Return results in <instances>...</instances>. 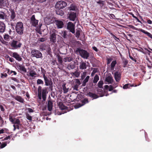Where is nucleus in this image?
Wrapping results in <instances>:
<instances>
[{"label": "nucleus", "mask_w": 152, "mask_h": 152, "mask_svg": "<svg viewBox=\"0 0 152 152\" xmlns=\"http://www.w3.org/2000/svg\"><path fill=\"white\" fill-rule=\"evenodd\" d=\"M76 54L79 55L83 58L87 59L89 57V53L86 50L77 48L75 51Z\"/></svg>", "instance_id": "1"}, {"label": "nucleus", "mask_w": 152, "mask_h": 152, "mask_svg": "<svg viewBox=\"0 0 152 152\" xmlns=\"http://www.w3.org/2000/svg\"><path fill=\"white\" fill-rule=\"evenodd\" d=\"M43 77L44 79L45 85L47 86H49V89L51 91H52L53 83L52 79L49 77H47L44 74L43 75Z\"/></svg>", "instance_id": "2"}, {"label": "nucleus", "mask_w": 152, "mask_h": 152, "mask_svg": "<svg viewBox=\"0 0 152 152\" xmlns=\"http://www.w3.org/2000/svg\"><path fill=\"white\" fill-rule=\"evenodd\" d=\"M15 28L16 31L18 34L20 35L22 34H23L24 28L22 22H17Z\"/></svg>", "instance_id": "3"}, {"label": "nucleus", "mask_w": 152, "mask_h": 152, "mask_svg": "<svg viewBox=\"0 0 152 152\" xmlns=\"http://www.w3.org/2000/svg\"><path fill=\"white\" fill-rule=\"evenodd\" d=\"M10 45L13 49H15L20 48L22 44L18 41L13 40L10 44Z\"/></svg>", "instance_id": "4"}, {"label": "nucleus", "mask_w": 152, "mask_h": 152, "mask_svg": "<svg viewBox=\"0 0 152 152\" xmlns=\"http://www.w3.org/2000/svg\"><path fill=\"white\" fill-rule=\"evenodd\" d=\"M67 6L66 3L63 1H61L57 2L55 7L59 9H63Z\"/></svg>", "instance_id": "5"}, {"label": "nucleus", "mask_w": 152, "mask_h": 152, "mask_svg": "<svg viewBox=\"0 0 152 152\" xmlns=\"http://www.w3.org/2000/svg\"><path fill=\"white\" fill-rule=\"evenodd\" d=\"M31 53L32 56L37 58H40L42 57V54L39 50L35 49H33L31 50Z\"/></svg>", "instance_id": "6"}, {"label": "nucleus", "mask_w": 152, "mask_h": 152, "mask_svg": "<svg viewBox=\"0 0 152 152\" xmlns=\"http://www.w3.org/2000/svg\"><path fill=\"white\" fill-rule=\"evenodd\" d=\"M67 29L69 30V31L73 34L75 33V25L72 22H69L67 24Z\"/></svg>", "instance_id": "7"}, {"label": "nucleus", "mask_w": 152, "mask_h": 152, "mask_svg": "<svg viewBox=\"0 0 152 152\" xmlns=\"http://www.w3.org/2000/svg\"><path fill=\"white\" fill-rule=\"evenodd\" d=\"M38 20H36L34 15H33L31 18L30 23L31 25L34 27H36L37 25Z\"/></svg>", "instance_id": "8"}, {"label": "nucleus", "mask_w": 152, "mask_h": 152, "mask_svg": "<svg viewBox=\"0 0 152 152\" xmlns=\"http://www.w3.org/2000/svg\"><path fill=\"white\" fill-rule=\"evenodd\" d=\"M16 67L17 69L20 73H22V72L26 73L27 72L25 66L22 65L18 64L16 65Z\"/></svg>", "instance_id": "9"}, {"label": "nucleus", "mask_w": 152, "mask_h": 152, "mask_svg": "<svg viewBox=\"0 0 152 152\" xmlns=\"http://www.w3.org/2000/svg\"><path fill=\"white\" fill-rule=\"evenodd\" d=\"M77 17L76 13L74 12H71L69 14L68 18L71 21H75Z\"/></svg>", "instance_id": "10"}, {"label": "nucleus", "mask_w": 152, "mask_h": 152, "mask_svg": "<svg viewBox=\"0 0 152 152\" xmlns=\"http://www.w3.org/2000/svg\"><path fill=\"white\" fill-rule=\"evenodd\" d=\"M10 55L11 56L15 58L16 60L18 61H21L22 60V58L17 53L12 52L10 53Z\"/></svg>", "instance_id": "11"}, {"label": "nucleus", "mask_w": 152, "mask_h": 152, "mask_svg": "<svg viewBox=\"0 0 152 152\" xmlns=\"http://www.w3.org/2000/svg\"><path fill=\"white\" fill-rule=\"evenodd\" d=\"M48 93L47 90V88L46 87H44L42 89V98L44 101L46 100L47 94Z\"/></svg>", "instance_id": "12"}, {"label": "nucleus", "mask_w": 152, "mask_h": 152, "mask_svg": "<svg viewBox=\"0 0 152 152\" xmlns=\"http://www.w3.org/2000/svg\"><path fill=\"white\" fill-rule=\"evenodd\" d=\"M10 22L12 21H15V19L16 17L15 12L14 10L10 9Z\"/></svg>", "instance_id": "13"}, {"label": "nucleus", "mask_w": 152, "mask_h": 152, "mask_svg": "<svg viewBox=\"0 0 152 152\" xmlns=\"http://www.w3.org/2000/svg\"><path fill=\"white\" fill-rule=\"evenodd\" d=\"M50 39L51 42L55 43L56 41V34L55 33L53 32L51 33L50 35Z\"/></svg>", "instance_id": "14"}, {"label": "nucleus", "mask_w": 152, "mask_h": 152, "mask_svg": "<svg viewBox=\"0 0 152 152\" xmlns=\"http://www.w3.org/2000/svg\"><path fill=\"white\" fill-rule=\"evenodd\" d=\"M105 81L107 82L109 84L113 83L114 81L111 75H110L106 77Z\"/></svg>", "instance_id": "15"}, {"label": "nucleus", "mask_w": 152, "mask_h": 152, "mask_svg": "<svg viewBox=\"0 0 152 152\" xmlns=\"http://www.w3.org/2000/svg\"><path fill=\"white\" fill-rule=\"evenodd\" d=\"M121 74L120 72L116 71L114 74V78L115 81L119 82L121 79Z\"/></svg>", "instance_id": "16"}, {"label": "nucleus", "mask_w": 152, "mask_h": 152, "mask_svg": "<svg viewBox=\"0 0 152 152\" xmlns=\"http://www.w3.org/2000/svg\"><path fill=\"white\" fill-rule=\"evenodd\" d=\"M87 66L85 62L82 60L80 63L79 68L81 69H86Z\"/></svg>", "instance_id": "17"}, {"label": "nucleus", "mask_w": 152, "mask_h": 152, "mask_svg": "<svg viewBox=\"0 0 152 152\" xmlns=\"http://www.w3.org/2000/svg\"><path fill=\"white\" fill-rule=\"evenodd\" d=\"M5 24L3 22H0V33H4L5 31Z\"/></svg>", "instance_id": "18"}, {"label": "nucleus", "mask_w": 152, "mask_h": 152, "mask_svg": "<svg viewBox=\"0 0 152 152\" xmlns=\"http://www.w3.org/2000/svg\"><path fill=\"white\" fill-rule=\"evenodd\" d=\"M56 24L58 28H63L64 25L63 22L62 21L59 20H57L56 21Z\"/></svg>", "instance_id": "19"}, {"label": "nucleus", "mask_w": 152, "mask_h": 152, "mask_svg": "<svg viewBox=\"0 0 152 152\" xmlns=\"http://www.w3.org/2000/svg\"><path fill=\"white\" fill-rule=\"evenodd\" d=\"M7 5V3L6 0H0V8H4Z\"/></svg>", "instance_id": "20"}, {"label": "nucleus", "mask_w": 152, "mask_h": 152, "mask_svg": "<svg viewBox=\"0 0 152 152\" xmlns=\"http://www.w3.org/2000/svg\"><path fill=\"white\" fill-rule=\"evenodd\" d=\"M47 106L48 110L50 111H51L52 110L53 107V103L50 100H49L48 102Z\"/></svg>", "instance_id": "21"}, {"label": "nucleus", "mask_w": 152, "mask_h": 152, "mask_svg": "<svg viewBox=\"0 0 152 152\" xmlns=\"http://www.w3.org/2000/svg\"><path fill=\"white\" fill-rule=\"evenodd\" d=\"M75 61L73 63H71L68 64L67 67L68 69L70 70L74 69L75 67Z\"/></svg>", "instance_id": "22"}, {"label": "nucleus", "mask_w": 152, "mask_h": 152, "mask_svg": "<svg viewBox=\"0 0 152 152\" xmlns=\"http://www.w3.org/2000/svg\"><path fill=\"white\" fill-rule=\"evenodd\" d=\"M14 98L20 102L23 103L24 102V99L20 96L17 95L14 96Z\"/></svg>", "instance_id": "23"}, {"label": "nucleus", "mask_w": 152, "mask_h": 152, "mask_svg": "<svg viewBox=\"0 0 152 152\" xmlns=\"http://www.w3.org/2000/svg\"><path fill=\"white\" fill-rule=\"evenodd\" d=\"M88 95L93 99H96L99 97L97 95L91 92H89L88 93Z\"/></svg>", "instance_id": "24"}, {"label": "nucleus", "mask_w": 152, "mask_h": 152, "mask_svg": "<svg viewBox=\"0 0 152 152\" xmlns=\"http://www.w3.org/2000/svg\"><path fill=\"white\" fill-rule=\"evenodd\" d=\"M38 96L39 99H41L42 97V87L39 86L38 88Z\"/></svg>", "instance_id": "25"}, {"label": "nucleus", "mask_w": 152, "mask_h": 152, "mask_svg": "<svg viewBox=\"0 0 152 152\" xmlns=\"http://www.w3.org/2000/svg\"><path fill=\"white\" fill-rule=\"evenodd\" d=\"M137 86V85H134V84H127L124 85L123 86V88L124 89H126L127 88H130V87H132L133 86L136 87Z\"/></svg>", "instance_id": "26"}, {"label": "nucleus", "mask_w": 152, "mask_h": 152, "mask_svg": "<svg viewBox=\"0 0 152 152\" xmlns=\"http://www.w3.org/2000/svg\"><path fill=\"white\" fill-rule=\"evenodd\" d=\"M58 106L59 108L61 110H64L67 107L64 105L63 103L61 102H59L58 104Z\"/></svg>", "instance_id": "27"}, {"label": "nucleus", "mask_w": 152, "mask_h": 152, "mask_svg": "<svg viewBox=\"0 0 152 152\" xmlns=\"http://www.w3.org/2000/svg\"><path fill=\"white\" fill-rule=\"evenodd\" d=\"M60 34L61 36L64 38H66L67 31H61Z\"/></svg>", "instance_id": "28"}, {"label": "nucleus", "mask_w": 152, "mask_h": 152, "mask_svg": "<svg viewBox=\"0 0 152 152\" xmlns=\"http://www.w3.org/2000/svg\"><path fill=\"white\" fill-rule=\"evenodd\" d=\"M6 16L4 12L2 11H0V19L4 20Z\"/></svg>", "instance_id": "29"}, {"label": "nucleus", "mask_w": 152, "mask_h": 152, "mask_svg": "<svg viewBox=\"0 0 152 152\" xmlns=\"http://www.w3.org/2000/svg\"><path fill=\"white\" fill-rule=\"evenodd\" d=\"M66 84L64 83L62 85V89L63 90L64 93L65 94L67 93L69 90L68 88H66Z\"/></svg>", "instance_id": "30"}, {"label": "nucleus", "mask_w": 152, "mask_h": 152, "mask_svg": "<svg viewBox=\"0 0 152 152\" xmlns=\"http://www.w3.org/2000/svg\"><path fill=\"white\" fill-rule=\"evenodd\" d=\"M56 14L58 15L62 16L64 14V12L60 9H58L56 10Z\"/></svg>", "instance_id": "31"}, {"label": "nucleus", "mask_w": 152, "mask_h": 152, "mask_svg": "<svg viewBox=\"0 0 152 152\" xmlns=\"http://www.w3.org/2000/svg\"><path fill=\"white\" fill-rule=\"evenodd\" d=\"M82 31L81 30L80 28H78L76 29V31L75 34L76 37L77 38H79L80 33Z\"/></svg>", "instance_id": "32"}, {"label": "nucleus", "mask_w": 152, "mask_h": 152, "mask_svg": "<svg viewBox=\"0 0 152 152\" xmlns=\"http://www.w3.org/2000/svg\"><path fill=\"white\" fill-rule=\"evenodd\" d=\"M141 30V32L146 34L148 36L152 39V35L151 33L143 29Z\"/></svg>", "instance_id": "33"}, {"label": "nucleus", "mask_w": 152, "mask_h": 152, "mask_svg": "<svg viewBox=\"0 0 152 152\" xmlns=\"http://www.w3.org/2000/svg\"><path fill=\"white\" fill-rule=\"evenodd\" d=\"M117 63L116 60H114L112 61L110 65V69L111 70H113L114 69V67L115 66V65Z\"/></svg>", "instance_id": "34"}, {"label": "nucleus", "mask_w": 152, "mask_h": 152, "mask_svg": "<svg viewBox=\"0 0 152 152\" xmlns=\"http://www.w3.org/2000/svg\"><path fill=\"white\" fill-rule=\"evenodd\" d=\"M0 41L4 45H8V42L4 41L2 37V36L0 35Z\"/></svg>", "instance_id": "35"}, {"label": "nucleus", "mask_w": 152, "mask_h": 152, "mask_svg": "<svg viewBox=\"0 0 152 152\" xmlns=\"http://www.w3.org/2000/svg\"><path fill=\"white\" fill-rule=\"evenodd\" d=\"M71 74L77 77H79L80 75V73L77 71H75V72H72Z\"/></svg>", "instance_id": "36"}, {"label": "nucleus", "mask_w": 152, "mask_h": 152, "mask_svg": "<svg viewBox=\"0 0 152 152\" xmlns=\"http://www.w3.org/2000/svg\"><path fill=\"white\" fill-rule=\"evenodd\" d=\"M99 79V77L98 75H96L94 77L93 83H96Z\"/></svg>", "instance_id": "37"}, {"label": "nucleus", "mask_w": 152, "mask_h": 152, "mask_svg": "<svg viewBox=\"0 0 152 152\" xmlns=\"http://www.w3.org/2000/svg\"><path fill=\"white\" fill-rule=\"evenodd\" d=\"M72 57L71 56H70L65 58H64V61L65 62H70L72 61Z\"/></svg>", "instance_id": "38"}, {"label": "nucleus", "mask_w": 152, "mask_h": 152, "mask_svg": "<svg viewBox=\"0 0 152 152\" xmlns=\"http://www.w3.org/2000/svg\"><path fill=\"white\" fill-rule=\"evenodd\" d=\"M128 26L129 27V28L133 29H134V30H137L138 31H141V30H142V29L141 28H136L134 26H133L132 25H129Z\"/></svg>", "instance_id": "39"}, {"label": "nucleus", "mask_w": 152, "mask_h": 152, "mask_svg": "<svg viewBox=\"0 0 152 152\" xmlns=\"http://www.w3.org/2000/svg\"><path fill=\"white\" fill-rule=\"evenodd\" d=\"M57 58L58 59V61L59 63H60L61 65L63 63L62 58L61 56L59 55L58 54L57 55Z\"/></svg>", "instance_id": "40"}, {"label": "nucleus", "mask_w": 152, "mask_h": 152, "mask_svg": "<svg viewBox=\"0 0 152 152\" xmlns=\"http://www.w3.org/2000/svg\"><path fill=\"white\" fill-rule=\"evenodd\" d=\"M29 75L32 77H33L34 75H37L36 72L33 70L30 71L29 73Z\"/></svg>", "instance_id": "41"}, {"label": "nucleus", "mask_w": 152, "mask_h": 152, "mask_svg": "<svg viewBox=\"0 0 152 152\" xmlns=\"http://www.w3.org/2000/svg\"><path fill=\"white\" fill-rule=\"evenodd\" d=\"M11 1L12 2L18 4L21 2L23 0H11Z\"/></svg>", "instance_id": "42"}, {"label": "nucleus", "mask_w": 152, "mask_h": 152, "mask_svg": "<svg viewBox=\"0 0 152 152\" xmlns=\"http://www.w3.org/2000/svg\"><path fill=\"white\" fill-rule=\"evenodd\" d=\"M10 36L8 34H6L4 35V38L5 40L9 41L10 40Z\"/></svg>", "instance_id": "43"}, {"label": "nucleus", "mask_w": 152, "mask_h": 152, "mask_svg": "<svg viewBox=\"0 0 152 152\" xmlns=\"http://www.w3.org/2000/svg\"><path fill=\"white\" fill-rule=\"evenodd\" d=\"M46 47V45L45 44H41L40 45L39 48L42 50H45Z\"/></svg>", "instance_id": "44"}, {"label": "nucleus", "mask_w": 152, "mask_h": 152, "mask_svg": "<svg viewBox=\"0 0 152 152\" xmlns=\"http://www.w3.org/2000/svg\"><path fill=\"white\" fill-rule=\"evenodd\" d=\"M82 102V104L80 105V106H83L85 104L87 103H88V99H85L84 100H83L81 101Z\"/></svg>", "instance_id": "45"}, {"label": "nucleus", "mask_w": 152, "mask_h": 152, "mask_svg": "<svg viewBox=\"0 0 152 152\" xmlns=\"http://www.w3.org/2000/svg\"><path fill=\"white\" fill-rule=\"evenodd\" d=\"M147 66L149 69H151L152 67V62L148 60V61L147 63Z\"/></svg>", "instance_id": "46"}, {"label": "nucleus", "mask_w": 152, "mask_h": 152, "mask_svg": "<svg viewBox=\"0 0 152 152\" xmlns=\"http://www.w3.org/2000/svg\"><path fill=\"white\" fill-rule=\"evenodd\" d=\"M103 84V81L100 80L98 83V87L99 88H102V85Z\"/></svg>", "instance_id": "47"}, {"label": "nucleus", "mask_w": 152, "mask_h": 152, "mask_svg": "<svg viewBox=\"0 0 152 152\" xmlns=\"http://www.w3.org/2000/svg\"><path fill=\"white\" fill-rule=\"evenodd\" d=\"M37 85L39 84H42L43 85L44 84V82L42 80L40 79H38L37 80Z\"/></svg>", "instance_id": "48"}, {"label": "nucleus", "mask_w": 152, "mask_h": 152, "mask_svg": "<svg viewBox=\"0 0 152 152\" xmlns=\"http://www.w3.org/2000/svg\"><path fill=\"white\" fill-rule=\"evenodd\" d=\"M106 60H107V65H108L110 64L113 59L111 58H108L107 57H106Z\"/></svg>", "instance_id": "49"}, {"label": "nucleus", "mask_w": 152, "mask_h": 152, "mask_svg": "<svg viewBox=\"0 0 152 152\" xmlns=\"http://www.w3.org/2000/svg\"><path fill=\"white\" fill-rule=\"evenodd\" d=\"M47 39L45 37H41L38 39V42L39 41L40 42H43L45 41Z\"/></svg>", "instance_id": "50"}, {"label": "nucleus", "mask_w": 152, "mask_h": 152, "mask_svg": "<svg viewBox=\"0 0 152 152\" xmlns=\"http://www.w3.org/2000/svg\"><path fill=\"white\" fill-rule=\"evenodd\" d=\"M104 1H103L99 0V1H97V3L98 4H101V6L102 7L104 6Z\"/></svg>", "instance_id": "51"}, {"label": "nucleus", "mask_w": 152, "mask_h": 152, "mask_svg": "<svg viewBox=\"0 0 152 152\" xmlns=\"http://www.w3.org/2000/svg\"><path fill=\"white\" fill-rule=\"evenodd\" d=\"M9 119L10 121L13 124V122L14 121L15 119V118H13L12 116L10 115L9 116Z\"/></svg>", "instance_id": "52"}, {"label": "nucleus", "mask_w": 152, "mask_h": 152, "mask_svg": "<svg viewBox=\"0 0 152 152\" xmlns=\"http://www.w3.org/2000/svg\"><path fill=\"white\" fill-rule=\"evenodd\" d=\"M26 117L27 119L31 121L32 120V117L29 114L27 113L26 114Z\"/></svg>", "instance_id": "53"}, {"label": "nucleus", "mask_w": 152, "mask_h": 152, "mask_svg": "<svg viewBox=\"0 0 152 152\" xmlns=\"http://www.w3.org/2000/svg\"><path fill=\"white\" fill-rule=\"evenodd\" d=\"M132 15L133 18H134L135 19H136L137 20V21L138 22L140 23L141 24H142V22L138 19V18L137 17L134 16L133 14H132Z\"/></svg>", "instance_id": "54"}, {"label": "nucleus", "mask_w": 152, "mask_h": 152, "mask_svg": "<svg viewBox=\"0 0 152 152\" xmlns=\"http://www.w3.org/2000/svg\"><path fill=\"white\" fill-rule=\"evenodd\" d=\"M123 62L124 64V67H125L127 65L128 63V61L127 60L124 59L123 60Z\"/></svg>", "instance_id": "55"}, {"label": "nucleus", "mask_w": 152, "mask_h": 152, "mask_svg": "<svg viewBox=\"0 0 152 152\" xmlns=\"http://www.w3.org/2000/svg\"><path fill=\"white\" fill-rule=\"evenodd\" d=\"M14 124H20V121L18 119H16L13 122Z\"/></svg>", "instance_id": "56"}, {"label": "nucleus", "mask_w": 152, "mask_h": 152, "mask_svg": "<svg viewBox=\"0 0 152 152\" xmlns=\"http://www.w3.org/2000/svg\"><path fill=\"white\" fill-rule=\"evenodd\" d=\"M7 145V143L6 142H5L2 143L0 145V148H3L5 147Z\"/></svg>", "instance_id": "57"}, {"label": "nucleus", "mask_w": 152, "mask_h": 152, "mask_svg": "<svg viewBox=\"0 0 152 152\" xmlns=\"http://www.w3.org/2000/svg\"><path fill=\"white\" fill-rule=\"evenodd\" d=\"M117 86H114V87H113V86H112L111 85H110L109 86V88H108L109 91H112V90H113V88H116V87Z\"/></svg>", "instance_id": "58"}, {"label": "nucleus", "mask_w": 152, "mask_h": 152, "mask_svg": "<svg viewBox=\"0 0 152 152\" xmlns=\"http://www.w3.org/2000/svg\"><path fill=\"white\" fill-rule=\"evenodd\" d=\"M71 6L69 8V10H75V6L72 5V4Z\"/></svg>", "instance_id": "59"}, {"label": "nucleus", "mask_w": 152, "mask_h": 152, "mask_svg": "<svg viewBox=\"0 0 152 152\" xmlns=\"http://www.w3.org/2000/svg\"><path fill=\"white\" fill-rule=\"evenodd\" d=\"M89 77H90L89 76H87L84 80L83 81L87 83L88 81Z\"/></svg>", "instance_id": "60"}, {"label": "nucleus", "mask_w": 152, "mask_h": 152, "mask_svg": "<svg viewBox=\"0 0 152 152\" xmlns=\"http://www.w3.org/2000/svg\"><path fill=\"white\" fill-rule=\"evenodd\" d=\"M12 137L11 136H8L7 137H5L4 139L3 140L4 141L5 140H7L8 139H10V138Z\"/></svg>", "instance_id": "61"}, {"label": "nucleus", "mask_w": 152, "mask_h": 152, "mask_svg": "<svg viewBox=\"0 0 152 152\" xmlns=\"http://www.w3.org/2000/svg\"><path fill=\"white\" fill-rule=\"evenodd\" d=\"M7 74L6 73H4V74H3V73H1V78H3V77H7Z\"/></svg>", "instance_id": "62"}, {"label": "nucleus", "mask_w": 152, "mask_h": 152, "mask_svg": "<svg viewBox=\"0 0 152 152\" xmlns=\"http://www.w3.org/2000/svg\"><path fill=\"white\" fill-rule=\"evenodd\" d=\"M12 71L10 70L9 69H7V73L9 75H10L12 73Z\"/></svg>", "instance_id": "63"}, {"label": "nucleus", "mask_w": 152, "mask_h": 152, "mask_svg": "<svg viewBox=\"0 0 152 152\" xmlns=\"http://www.w3.org/2000/svg\"><path fill=\"white\" fill-rule=\"evenodd\" d=\"M27 110L29 113H33L34 112L33 110L31 108H28L27 109Z\"/></svg>", "instance_id": "64"}]
</instances>
